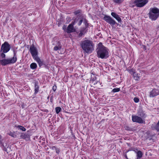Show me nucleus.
Listing matches in <instances>:
<instances>
[{"mask_svg":"<svg viewBox=\"0 0 159 159\" xmlns=\"http://www.w3.org/2000/svg\"><path fill=\"white\" fill-rule=\"evenodd\" d=\"M108 51V49L103 46L102 43H99L96 49L97 57L102 59H106L109 56Z\"/></svg>","mask_w":159,"mask_h":159,"instance_id":"nucleus-1","label":"nucleus"},{"mask_svg":"<svg viewBox=\"0 0 159 159\" xmlns=\"http://www.w3.org/2000/svg\"><path fill=\"white\" fill-rule=\"evenodd\" d=\"M80 45L84 52L90 54L94 50V44L92 41L86 39L81 41Z\"/></svg>","mask_w":159,"mask_h":159,"instance_id":"nucleus-2","label":"nucleus"},{"mask_svg":"<svg viewBox=\"0 0 159 159\" xmlns=\"http://www.w3.org/2000/svg\"><path fill=\"white\" fill-rule=\"evenodd\" d=\"M148 15L152 20H155L159 17V9L156 7H151Z\"/></svg>","mask_w":159,"mask_h":159,"instance_id":"nucleus-3","label":"nucleus"},{"mask_svg":"<svg viewBox=\"0 0 159 159\" xmlns=\"http://www.w3.org/2000/svg\"><path fill=\"white\" fill-rule=\"evenodd\" d=\"M78 20V19L75 18L74 21H72L71 23L68 25L66 30V32L67 33H70L75 32L76 30L74 28L73 26L77 22Z\"/></svg>","mask_w":159,"mask_h":159,"instance_id":"nucleus-4","label":"nucleus"},{"mask_svg":"<svg viewBox=\"0 0 159 159\" xmlns=\"http://www.w3.org/2000/svg\"><path fill=\"white\" fill-rule=\"evenodd\" d=\"M29 51L34 59L38 57V52L37 48L33 44L31 45Z\"/></svg>","mask_w":159,"mask_h":159,"instance_id":"nucleus-5","label":"nucleus"},{"mask_svg":"<svg viewBox=\"0 0 159 159\" xmlns=\"http://www.w3.org/2000/svg\"><path fill=\"white\" fill-rule=\"evenodd\" d=\"M10 48V45L7 42H5L1 46L0 52H3L4 53H7L9 51Z\"/></svg>","mask_w":159,"mask_h":159,"instance_id":"nucleus-6","label":"nucleus"},{"mask_svg":"<svg viewBox=\"0 0 159 159\" xmlns=\"http://www.w3.org/2000/svg\"><path fill=\"white\" fill-rule=\"evenodd\" d=\"M148 2V0H135L134 3L137 7H141L145 6Z\"/></svg>","mask_w":159,"mask_h":159,"instance_id":"nucleus-7","label":"nucleus"},{"mask_svg":"<svg viewBox=\"0 0 159 159\" xmlns=\"http://www.w3.org/2000/svg\"><path fill=\"white\" fill-rule=\"evenodd\" d=\"M103 20L111 26H113L116 24H117V23L113 19L108 16L105 15L103 18Z\"/></svg>","mask_w":159,"mask_h":159,"instance_id":"nucleus-8","label":"nucleus"},{"mask_svg":"<svg viewBox=\"0 0 159 159\" xmlns=\"http://www.w3.org/2000/svg\"><path fill=\"white\" fill-rule=\"evenodd\" d=\"M132 120L133 122H137L140 124H145V121L143 119L139 116L135 115H132Z\"/></svg>","mask_w":159,"mask_h":159,"instance_id":"nucleus-9","label":"nucleus"},{"mask_svg":"<svg viewBox=\"0 0 159 159\" xmlns=\"http://www.w3.org/2000/svg\"><path fill=\"white\" fill-rule=\"evenodd\" d=\"M0 64L3 66L13 64L10 58L4 59L0 60Z\"/></svg>","mask_w":159,"mask_h":159,"instance_id":"nucleus-10","label":"nucleus"},{"mask_svg":"<svg viewBox=\"0 0 159 159\" xmlns=\"http://www.w3.org/2000/svg\"><path fill=\"white\" fill-rule=\"evenodd\" d=\"M159 95V89H154L150 92V97H154Z\"/></svg>","mask_w":159,"mask_h":159,"instance_id":"nucleus-11","label":"nucleus"},{"mask_svg":"<svg viewBox=\"0 0 159 159\" xmlns=\"http://www.w3.org/2000/svg\"><path fill=\"white\" fill-rule=\"evenodd\" d=\"M30 135L28 133H22L20 135V137L21 139H25L27 141H30Z\"/></svg>","mask_w":159,"mask_h":159,"instance_id":"nucleus-12","label":"nucleus"},{"mask_svg":"<svg viewBox=\"0 0 159 159\" xmlns=\"http://www.w3.org/2000/svg\"><path fill=\"white\" fill-rule=\"evenodd\" d=\"M111 15L117 20L118 22L120 23L121 22V19L120 16L115 12H112Z\"/></svg>","mask_w":159,"mask_h":159,"instance_id":"nucleus-13","label":"nucleus"},{"mask_svg":"<svg viewBox=\"0 0 159 159\" xmlns=\"http://www.w3.org/2000/svg\"><path fill=\"white\" fill-rule=\"evenodd\" d=\"M34 94H37L39 92V87L38 85L39 83L38 81H34Z\"/></svg>","mask_w":159,"mask_h":159,"instance_id":"nucleus-14","label":"nucleus"},{"mask_svg":"<svg viewBox=\"0 0 159 159\" xmlns=\"http://www.w3.org/2000/svg\"><path fill=\"white\" fill-rule=\"evenodd\" d=\"M34 60L37 62L39 67H41L44 65L43 61H41L39 57L34 59Z\"/></svg>","mask_w":159,"mask_h":159,"instance_id":"nucleus-15","label":"nucleus"},{"mask_svg":"<svg viewBox=\"0 0 159 159\" xmlns=\"http://www.w3.org/2000/svg\"><path fill=\"white\" fill-rule=\"evenodd\" d=\"M136 157L137 158L136 159H140L143 156V153L142 152L140 151H138L136 152Z\"/></svg>","mask_w":159,"mask_h":159,"instance_id":"nucleus-16","label":"nucleus"},{"mask_svg":"<svg viewBox=\"0 0 159 159\" xmlns=\"http://www.w3.org/2000/svg\"><path fill=\"white\" fill-rule=\"evenodd\" d=\"M133 76L134 79L138 81L139 80L140 78V74H138L136 72L133 73Z\"/></svg>","mask_w":159,"mask_h":159,"instance_id":"nucleus-17","label":"nucleus"},{"mask_svg":"<svg viewBox=\"0 0 159 159\" xmlns=\"http://www.w3.org/2000/svg\"><path fill=\"white\" fill-rule=\"evenodd\" d=\"M10 59L13 63H15L17 60L16 53H13V57Z\"/></svg>","mask_w":159,"mask_h":159,"instance_id":"nucleus-18","label":"nucleus"},{"mask_svg":"<svg viewBox=\"0 0 159 159\" xmlns=\"http://www.w3.org/2000/svg\"><path fill=\"white\" fill-rule=\"evenodd\" d=\"M138 115L141 117H145L146 116L145 114L144 113L143 111L142 110H140L138 112Z\"/></svg>","mask_w":159,"mask_h":159,"instance_id":"nucleus-19","label":"nucleus"},{"mask_svg":"<svg viewBox=\"0 0 159 159\" xmlns=\"http://www.w3.org/2000/svg\"><path fill=\"white\" fill-rule=\"evenodd\" d=\"M75 18L78 19V21L77 23L79 26H80L81 25L82 22L83 21V18Z\"/></svg>","mask_w":159,"mask_h":159,"instance_id":"nucleus-20","label":"nucleus"},{"mask_svg":"<svg viewBox=\"0 0 159 159\" xmlns=\"http://www.w3.org/2000/svg\"><path fill=\"white\" fill-rule=\"evenodd\" d=\"M30 67L32 69H34L37 68V65L35 63H32L30 65Z\"/></svg>","mask_w":159,"mask_h":159,"instance_id":"nucleus-21","label":"nucleus"},{"mask_svg":"<svg viewBox=\"0 0 159 159\" xmlns=\"http://www.w3.org/2000/svg\"><path fill=\"white\" fill-rule=\"evenodd\" d=\"M91 74H92L93 75H91L90 80L92 81L93 82L96 80L97 78L96 77V76L94 74H93V73H91Z\"/></svg>","mask_w":159,"mask_h":159,"instance_id":"nucleus-22","label":"nucleus"},{"mask_svg":"<svg viewBox=\"0 0 159 159\" xmlns=\"http://www.w3.org/2000/svg\"><path fill=\"white\" fill-rule=\"evenodd\" d=\"M16 127L19 129L23 131H25L26 130V129L21 125H18L16 126Z\"/></svg>","mask_w":159,"mask_h":159,"instance_id":"nucleus-23","label":"nucleus"},{"mask_svg":"<svg viewBox=\"0 0 159 159\" xmlns=\"http://www.w3.org/2000/svg\"><path fill=\"white\" fill-rule=\"evenodd\" d=\"M61 46L60 44H59L58 46H55L54 48V50L55 51L60 50L61 49Z\"/></svg>","mask_w":159,"mask_h":159,"instance_id":"nucleus-24","label":"nucleus"},{"mask_svg":"<svg viewBox=\"0 0 159 159\" xmlns=\"http://www.w3.org/2000/svg\"><path fill=\"white\" fill-rule=\"evenodd\" d=\"M120 90V88H115L113 89L111 91V93H116L119 92Z\"/></svg>","mask_w":159,"mask_h":159,"instance_id":"nucleus-25","label":"nucleus"},{"mask_svg":"<svg viewBox=\"0 0 159 159\" xmlns=\"http://www.w3.org/2000/svg\"><path fill=\"white\" fill-rule=\"evenodd\" d=\"M55 110L56 113L58 114L61 111V108L59 107H57L55 108Z\"/></svg>","mask_w":159,"mask_h":159,"instance_id":"nucleus-26","label":"nucleus"},{"mask_svg":"<svg viewBox=\"0 0 159 159\" xmlns=\"http://www.w3.org/2000/svg\"><path fill=\"white\" fill-rule=\"evenodd\" d=\"M8 134L11 136L13 137L16 138V135L15 134V132H10L8 133Z\"/></svg>","mask_w":159,"mask_h":159,"instance_id":"nucleus-27","label":"nucleus"},{"mask_svg":"<svg viewBox=\"0 0 159 159\" xmlns=\"http://www.w3.org/2000/svg\"><path fill=\"white\" fill-rule=\"evenodd\" d=\"M154 129L157 130V131H159V121L156 125H155L154 127Z\"/></svg>","mask_w":159,"mask_h":159,"instance_id":"nucleus-28","label":"nucleus"},{"mask_svg":"<svg viewBox=\"0 0 159 159\" xmlns=\"http://www.w3.org/2000/svg\"><path fill=\"white\" fill-rule=\"evenodd\" d=\"M82 11L80 10H78L74 12V13L75 15H77L78 14H80L81 12Z\"/></svg>","mask_w":159,"mask_h":159,"instance_id":"nucleus-29","label":"nucleus"},{"mask_svg":"<svg viewBox=\"0 0 159 159\" xmlns=\"http://www.w3.org/2000/svg\"><path fill=\"white\" fill-rule=\"evenodd\" d=\"M5 53L3 52H1L0 54V56L2 59L5 58L6 57V55L5 54Z\"/></svg>","mask_w":159,"mask_h":159,"instance_id":"nucleus-30","label":"nucleus"},{"mask_svg":"<svg viewBox=\"0 0 159 159\" xmlns=\"http://www.w3.org/2000/svg\"><path fill=\"white\" fill-rule=\"evenodd\" d=\"M85 29V28H83L80 30V31L84 34L87 31V30H86Z\"/></svg>","mask_w":159,"mask_h":159,"instance_id":"nucleus-31","label":"nucleus"},{"mask_svg":"<svg viewBox=\"0 0 159 159\" xmlns=\"http://www.w3.org/2000/svg\"><path fill=\"white\" fill-rule=\"evenodd\" d=\"M113 1L114 2L117 3H121L123 2L122 0H113Z\"/></svg>","mask_w":159,"mask_h":159,"instance_id":"nucleus-32","label":"nucleus"},{"mask_svg":"<svg viewBox=\"0 0 159 159\" xmlns=\"http://www.w3.org/2000/svg\"><path fill=\"white\" fill-rule=\"evenodd\" d=\"M128 71L130 74L132 75H133L134 73L135 72V70L133 69L128 70Z\"/></svg>","mask_w":159,"mask_h":159,"instance_id":"nucleus-33","label":"nucleus"},{"mask_svg":"<svg viewBox=\"0 0 159 159\" xmlns=\"http://www.w3.org/2000/svg\"><path fill=\"white\" fill-rule=\"evenodd\" d=\"M134 101L135 103H138L139 101V99L136 97H135L134 99Z\"/></svg>","mask_w":159,"mask_h":159,"instance_id":"nucleus-34","label":"nucleus"},{"mask_svg":"<svg viewBox=\"0 0 159 159\" xmlns=\"http://www.w3.org/2000/svg\"><path fill=\"white\" fill-rule=\"evenodd\" d=\"M78 35L79 37L80 38L81 37H82L83 36H84V34H83V33H82L80 31V32L79 34Z\"/></svg>","mask_w":159,"mask_h":159,"instance_id":"nucleus-35","label":"nucleus"},{"mask_svg":"<svg viewBox=\"0 0 159 159\" xmlns=\"http://www.w3.org/2000/svg\"><path fill=\"white\" fill-rule=\"evenodd\" d=\"M57 88V87L56 86V85H54L53 87H52V90L54 91L55 92Z\"/></svg>","mask_w":159,"mask_h":159,"instance_id":"nucleus-36","label":"nucleus"},{"mask_svg":"<svg viewBox=\"0 0 159 159\" xmlns=\"http://www.w3.org/2000/svg\"><path fill=\"white\" fill-rule=\"evenodd\" d=\"M60 150L59 148H57L55 150L56 153L58 154H59L60 153Z\"/></svg>","mask_w":159,"mask_h":159,"instance_id":"nucleus-37","label":"nucleus"},{"mask_svg":"<svg viewBox=\"0 0 159 159\" xmlns=\"http://www.w3.org/2000/svg\"><path fill=\"white\" fill-rule=\"evenodd\" d=\"M83 21L85 24V25L86 26L88 25V23H87V21L85 19L83 18Z\"/></svg>","mask_w":159,"mask_h":159,"instance_id":"nucleus-38","label":"nucleus"},{"mask_svg":"<svg viewBox=\"0 0 159 159\" xmlns=\"http://www.w3.org/2000/svg\"><path fill=\"white\" fill-rule=\"evenodd\" d=\"M138 151V149L137 148H135V147H133V151H134V152H135L136 153V152Z\"/></svg>","mask_w":159,"mask_h":159,"instance_id":"nucleus-39","label":"nucleus"},{"mask_svg":"<svg viewBox=\"0 0 159 159\" xmlns=\"http://www.w3.org/2000/svg\"><path fill=\"white\" fill-rule=\"evenodd\" d=\"M2 141H3V139H2V136L0 134V144H2Z\"/></svg>","mask_w":159,"mask_h":159,"instance_id":"nucleus-40","label":"nucleus"},{"mask_svg":"<svg viewBox=\"0 0 159 159\" xmlns=\"http://www.w3.org/2000/svg\"><path fill=\"white\" fill-rule=\"evenodd\" d=\"M50 148H51L52 150H56L57 148L55 146H52L50 147Z\"/></svg>","mask_w":159,"mask_h":159,"instance_id":"nucleus-41","label":"nucleus"},{"mask_svg":"<svg viewBox=\"0 0 159 159\" xmlns=\"http://www.w3.org/2000/svg\"><path fill=\"white\" fill-rule=\"evenodd\" d=\"M12 50L13 51V53H17V51L15 50V49L13 48L12 49Z\"/></svg>","mask_w":159,"mask_h":159,"instance_id":"nucleus-42","label":"nucleus"},{"mask_svg":"<svg viewBox=\"0 0 159 159\" xmlns=\"http://www.w3.org/2000/svg\"><path fill=\"white\" fill-rule=\"evenodd\" d=\"M126 129L127 130H129V131H131L132 130L131 128L129 127H128L126 128Z\"/></svg>","mask_w":159,"mask_h":159,"instance_id":"nucleus-43","label":"nucleus"},{"mask_svg":"<svg viewBox=\"0 0 159 159\" xmlns=\"http://www.w3.org/2000/svg\"><path fill=\"white\" fill-rule=\"evenodd\" d=\"M143 49L144 50H147V48L145 45H143Z\"/></svg>","mask_w":159,"mask_h":159,"instance_id":"nucleus-44","label":"nucleus"},{"mask_svg":"<svg viewBox=\"0 0 159 159\" xmlns=\"http://www.w3.org/2000/svg\"><path fill=\"white\" fill-rule=\"evenodd\" d=\"M62 29L66 31V26L65 25H64L62 27Z\"/></svg>","mask_w":159,"mask_h":159,"instance_id":"nucleus-45","label":"nucleus"},{"mask_svg":"<svg viewBox=\"0 0 159 159\" xmlns=\"http://www.w3.org/2000/svg\"><path fill=\"white\" fill-rule=\"evenodd\" d=\"M140 73H142V72H145V71H144V70H140Z\"/></svg>","mask_w":159,"mask_h":159,"instance_id":"nucleus-46","label":"nucleus"},{"mask_svg":"<svg viewBox=\"0 0 159 159\" xmlns=\"http://www.w3.org/2000/svg\"><path fill=\"white\" fill-rule=\"evenodd\" d=\"M44 111L46 112H48V111L47 109H45L44 110Z\"/></svg>","mask_w":159,"mask_h":159,"instance_id":"nucleus-47","label":"nucleus"},{"mask_svg":"<svg viewBox=\"0 0 159 159\" xmlns=\"http://www.w3.org/2000/svg\"><path fill=\"white\" fill-rule=\"evenodd\" d=\"M125 157L126 159H129L128 158V157H127V156L126 155V154H125Z\"/></svg>","mask_w":159,"mask_h":159,"instance_id":"nucleus-48","label":"nucleus"},{"mask_svg":"<svg viewBox=\"0 0 159 159\" xmlns=\"http://www.w3.org/2000/svg\"><path fill=\"white\" fill-rule=\"evenodd\" d=\"M129 150L130 151H133V148H129Z\"/></svg>","mask_w":159,"mask_h":159,"instance_id":"nucleus-49","label":"nucleus"},{"mask_svg":"<svg viewBox=\"0 0 159 159\" xmlns=\"http://www.w3.org/2000/svg\"><path fill=\"white\" fill-rule=\"evenodd\" d=\"M4 150L6 151L7 150V148H4Z\"/></svg>","mask_w":159,"mask_h":159,"instance_id":"nucleus-50","label":"nucleus"},{"mask_svg":"<svg viewBox=\"0 0 159 159\" xmlns=\"http://www.w3.org/2000/svg\"><path fill=\"white\" fill-rule=\"evenodd\" d=\"M129 151H130L129 150H127V151H126V152L125 153H127L128 152H129Z\"/></svg>","mask_w":159,"mask_h":159,"instance_id":"nucleus-51","label":"nucleus"},{"mask_svg":"<svg viewBox=\"0 0 159 159\" xmlns=\"http://www.w3.org/2000/svg\"><path fill=\"white\" fill-rule=\"evenodd\" d=\"M50 101H51V102H52V99H51H51H50Z\"/></svg>","mask_w":159,"mask_h":159,"instance_id":"nucleus-52","label":"nucleus"},{"mask_svg":"<svg viewBox=\"0 0 159 159\" xmlns=\"http://www.w3.org/2000/svg\"><path fill=\"white\" fill-rule=\"evenodd\" d=\"M127 144L128 146H129V143H127Z\"/></svg>","mask_w":159,"mask_h":159,"instance_id":"nucleus-53","label":"nucleus"}]
</instances>
